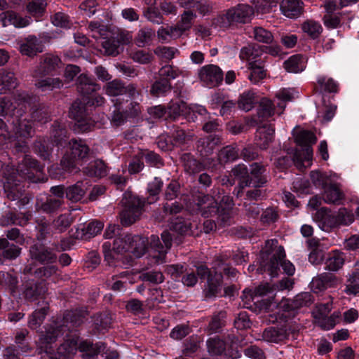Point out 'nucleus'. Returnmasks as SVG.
<instances>
[{"instance_id": "bb28decb", "label": "nucleus", "mask_w": 359, "mask_h": 359, "mask_svg": "<svg viewBox=\"0 0 359 359\" xmlns=\"http://www.w3.org/2000/svg\"><path fill=\"white\" fill-rule=\"evenodd\" d=\"M313 302V296L309 292H302L296 295L293 299L283 303V306L287 310H297L304 306H309Z\"/></svg>"}, {"instance_id": "aec40b11", "label": "nucleus", "mask_w": 359, "mask_h": 359, "mask_svg": "<svg viewBox=\"0 0 359 359\" xmlns=\"http://www.w3.org/2000/svg\"><path fill=\"white\" fill-rule=\"evenodd\" d=\"M43 46L41 41L34 36H29L20 43V51L22 55L33 57L43 51Z\"/></svg>"}, {"instance_id": "f3484780", "label": "nucleus", "mask_w": 359, "mask_h": 359, "mask_svg": "<svg viewBox=\"0 0 359 359\" xmlns=\"http://www.w3.org/2000/svg\"><path fill=\"white\" fill-rule=\"evenodd\" d=\"M29 255L32 259L42 264H53L57 260V255L52 249L42 244H34L29 248Z\"/></svg>"}, {"instance_id": "20e7f679", "label": "nucleus", "mask_w": 359, "mask_h": 359, "mask_svg": "<svg viewBox=\"0 0 359 359\" xmlns=\"http://www.w3.org/2000/svg\"><path fill=\"white\" fill-rule=\"evenodd\" d=\"M254 14L252 6L247 4H239L218 15L212 20V24L219 28L229 29L250 22Z\"/></svg>"}, {"instance_id": "c756f323", "label": "nucleus", "mask_w": 359, "mask_h": 359, "mask_svg": "<svg viewBox=\"0 0 359 359\" xmlns=\"http://www.w3.org/2000/svg\"><path fill=\"white\" fill-rule=\"evenodd\" d=\"M266 168L264 165L253 163L250 165V171L249 172L250 177L252 179V184L253 187H262L267 182L266 177L264 173Z\"/></svg>"}, {"instance_id": "ea45409f", "label": "nucleus", "mask_w": 359, "mask_h": 359, "mask_svg": "<svg viewBox=\"0 0 359 359\" xmlns=\"http://www.w3.org/2000/svg\"><path fill=\"white\" fill-rule=\"evenodd\" d=\"M180 161L184 171L190 175L200 172L203 168L202 164L189 153L182 154Z\"/></svg>"}, {"instance_id": "2f4dec72", "label": "nucleus", "mask_w": 359, "mask_h": 359, "mask_svg": "<svg viewBox=\"0 0 359 359\" xmlns=\"http://www.w3.org/2000/svg\"><path fill=\"white\" fill-rule=\"evenodd\" d=\"M0 19L4 26L10 25H14L15 27H24L29 25V20L23 18L16 13L8 11L0 14Z\"/></svg>"}, {"instance_id": "f8f14e48", "label": "nucleus", "mask_w": 359, "mask_h": 359, "mask_svg": "<svg viewBox=\"0 0 359 359\" xmlns=\"http://www.w3.org/2000/svg\"><path fill=\"white\" fill-rule=\"evenodd\" d=\"M15 103L11 102L10 99L6 97H0V115H15L16 109V104L22 106L20 110L26 108L27 104L29 105L32 102V97L27 93L22 92L18 93L15 97Z\"/></svg>"}, {"instance_id": "b1692460", "label": "nucleus", "mask_w": 359, "mask_h": 359, "mask_svg": "<svg viewBox=\"0 0 359 359\" xmlns=\"http://www.w3.org/2000/svg\"><path fill=\"white\" fill-rule=\"evenodd\" d=\"M218 143V137L212 136L203 137L197 141L196 150L201 157L206 158L213 154Z\"/></svg>"}, {"instance_id": "f257e3e1", "label": "nucleus", "mask_w": 359, "mask_h": 359, "mask_svg": "<svg viewBox=\"0 0 359 359\" xmlns=\"http://www.w3.org/2000/svg\"><path fill=\"white\" fill-rule=\"evenodd\" d=\"M43 167L30 155H25L16 168L7 165L4 171V189L7 197L15 201L20 197L21 179L33 182L41 181Z\"/></svg>"}, {"instance_id": "39448f33", "label": "nucleus", "mask_w": 359, "mask_h": 359, "mask_svg": "<svg viewBox=\"0 0 359 359\" xmlns=\"http://www.w3.org/2000/svg\"><path fill=\"white\" fill-rule=\"evenodd\" d=\"M122 209L119 212L121 224L129 226L140 219L144 206V201L139 196L126 192L121 201Z\"/></svg>"}, {"instance_id": "ddd939ff", "label": "nucleus", "mask_w": 359, "mask_h": 359, "mask_svg": "<svg viewBox=\"0 0 359 359\" xmlns=\"http://www.w3.org/2000/svg\"><path fill=\"white\" fill-rule=\"evenodd\" d=\"M196 209L205 217L215 216L219 212V205L217 200L209 194H201L194 199Z\"/></svg>"}, {"instance_id": "a18cd8bd", "label": "nucleus", "mask_w": 359, "mask_h": 359, "mask_svg": "<svg viewBox=\"0 0 359 359\" xmlns=\"http://www.w3.org/2000/svg\"><path fill=\"white\" fill-rule=\"evenodd\" d=\"M323 189V198L327 203H337L343 198V194L337 184H326Z\"/></svg>"}, {"instance_id": "7c9ffc66", "label": "nucleus", "mask_w": 359, "mask_h": 359, "mask_svg": "<svg viewBox=\"0 0 359 359\" xmlns=\"http://www.w3.org/2000/svg\"><path fill=\"white\" fill-rule=\"evenodd\" d=\"M302 3L299 0H283L280 3V11L288 18H297L302 12Z\"/></svg>"}, {"instance_id": "58836bf2", "label": "nucleus", "mask_w": 359, "mask_h": 359, "mask_svg": "<svg viewBox=\"0 0 359 359\" xmlns=\"http://www.w3.org/2000/svg\"><path fill=\"white\" fill-rule=\"evenodd\" d=\"M226 313L224 311L214 313L207 327L210 334L219 332L226 325Z\"/></svg>"}, {"instance_id": "338daca9", "label": "nucleus", "mask_w": 359, "mask_h": 359, "mask_svg": "<svg viewBox=\"0 0 359 359\" xmlns=\"http://www.w3.org/2000/svg\"><path fill=\"white\" fill-rule=\"evenodd\" d=\"M102 46L108 55L116 56L122 50L119 43L112 36L102 41Z\"/></svg>"}, {"instance_id": "4468645a", "label": "nucleus", "mask_w": 359, "mask_h": 359, "mask_svg": "<svg viewBox=\"0 0 359 359\" xmlns=\"http://www.w3.org/2000/svg\"><path fill=\"white\" fill-rule=\"evenodd\" d=\"M198 77L205 85L212 88L220 84L223 80V72L217 65H208L198 71Z\"/></svg>"}, {"instance_id": "69168bd1", "label": "nucleus", "mask_w": 359, "mask_h": 359, "mask_svg": "<svg viewBox=\"0 0 359 359\" xmlns=\"http://www.w3.org/2000/svg\"><path fill=\"white\" fill-rule=\"evenodd\" d=\"M105 92L110 96H118L126 94L125 86L122 81L114 79L107 83Z\"/></svg>"}, {"instance_id": "680f3d73", "label": "nucleus", "mask_w": 359, "mask_h": 359, "mask_svg": "<svg viewBox=\"0 0 359 359\" xmlns=\"http://www.w3.org/2000/svg\"><path fill=\"white\" fill-rule=\"evenodd\" d=\"M275 107L272 102L266 97L260 100L258 108V116L263 118H267L274 114Z\"/></svg>"}, {"instance_id": "f704fd0d", "label": "nucleus", "mask_w": 359, "mask_h": 359, "mask_svg": "<svg viewBox=\"0 0 359 359\" xmlns=\"http://www.w3.org/2000/svg\"><path fill=\"white\" fill-rule=\"evenodd\" d=\"M222 275L221 272L216 271L213 277H209L207 287L205 290V298L215 297L221 290Z\"/></svg>"}, {"instance_id": "3c124183", "label": "nucleus", "mask_w": 359, "mask_h": 359, "mask_svg": "<svg viewBox=\"0 0 359 359\" xmlns=\"http://www.w3.org/2000/svg\"><path fill=\"white\" fill-rule=\"evenodd\" d=\"M238 149L236 146L228 145L223 147L218 153V161L222 163L233 161L238 158Z\"/></svg>"}, {"instance_id": "2eb2a0df", "label": "nucleus", "mask_w": 359, "mask_h": 359, "mask_svg": "<svg viewBox=\"0 0 359 359\" xmlns=\"http://www.w3.org/2000/svg\"><path fill=\"white\" fill-rule=\"evenodd\" d=\"M295 332L291 326L285 325L280 327H271L266 329L262 334V339L269 343H280L288 339L291 336L294 338Z\"/></svg>"}, {"instance_id": "72a5a7b5", "label": "nucleus", "mask_w": 359, "mask_h": 359, "mask_svg": "<svg viewBox=\"0 0 359 359\" xmlns=\"http://www.w3.org/2000/svg\"><path fill=\"white\" fill-rule=\"evenodd\" d=\"M36 78L34 85L36 88L42 92L53 91L55 89H60L63 86V82L60 78Z\"/></svg>"}, {"instance_id": "423d86ee", "label": "nucleus", "mask_w": 359, "mask_h": 359, "mask_svg": "<svg viewBox=\"0 0 359 359\" xmlns=\"http://www.w3.org/2000/svg\"><path fill=\"white\" fill-rule=\"evenodd\" d=\"M295 142L303 148L295 150L292 161L299 170H303L306 168L305 162L310 164L313 155L311 145L316 143V137L311 131L302 130L295 137Z\"/></svg>"}, {"instance_id": "cd10ccee", "label": "nucleus", "mask_w": 359, "mask_h": 359, "mask_svg": "<svg viewBox=\"0 0 359 359\" xmlns=\"http://www.w3.org/2000/svg\"><path fill=\"white\" fill-rule=\"evenodd\" d=\"M294 283L292 279L289 278H283L276 285H271L269 283L261 285L256 289V294L258 295H265L272 292L274 290L280 291L284 290H290L292 287Z\"/></svg>"}, {"instance_id": "603ef678", "label": "nucleus", "mask_w": 359, "mask_h": 359, "mask_svg": "<svg viewBox=\"0 0 359 359\" xmlns=\"http://www.w3.org/2000/svg\"><path fill=\"white\" fill-rule=\"evenodd\" d=\"M73 217L69 213L61 214L53 219V228L57 233L65 232L73 223Z\"/></svg>"}, {"instance_id": "0eeeda50", "label": "nucleus", "mask_w": 359, "mask_h": 359, "mask_svg": "<svg viewBox=\"0 0 359 359\" xmlns=\"http://www.w3.org/2000/svg\"><path fill=\"white\" fill-rule=\"evenodd\" d=\"M70 152H66L60 161L62 169L72 172L76 169V162L88 158L90 148L82 140L72 139L69 142Z\"/></svg>"}, {"instance_id": "7ed1b4c3", "label": "nucleus", "mask_w": 359, "mask_h": 359, "mask_svg": "<svg viewBox=\"0 0 359 359\" xmlns=\"http://www.w3.org/2000/svg\"><path fill=\"white\" fill-rule=\"evenodd\" d=\"M285 257L284 248L278 245L276 239L266 241L265 247L260 254V267L257 271L259 273L267 271L271 277H275L278 275L280 264L285 273L292 276L295 268L290 262L283 260Z\"/></svg>"}, {"instance_id": "864d4df0", "label": "nucleus", "mask_w": 359, "mask_h": 359, "mask_svg": "<svg viewBox=\"0 0 359 359\" xmlns=\"http://www.w3.org/2000/svg\"><path fill=\"white\" fill-rule=\"evenodd\" d=\"M284 67L290 73H298L304 70L305 66L303 62V57L300 55L291 56L284 62Z\"/></svg>"}, {"instance_id": "09e8293b", "label": "nucleus", "mask_w": 359, "mask_h": 359, "mask_svg": "<svg viewBox=\"0 0 359 359\" xmlns=\"http://www.w3.org/2000/svg\"><path fill=\"white\" fill-rule=\"evenodd\" d=\"M0 250H3L2 255L8 259H14L17 258L21 251V248L17 245L10 243L7 238H0Z\"/></svg>"}, {"instance_id": "4d7b16f0", "label": "nucleus", "mask_w": 359, "mask_h": 359, "mask_svg": "<svg viewBox=\"0 0 359 359\" xmlns=\"http://www.w3.org/2000/svg\"><path fill=\"white\" fill-rule=\"evenodd\" d=\"M18 85V79L13 72L2 71L0 73V86H2V90H11L15 88Z\"/></svg>"}, {"instance_id": "5701e85b", "label": "nucleus", "mask_w": 359, "mask_h": 359, "mask_svg": "<svg viewBox=\"0 0 359 359\" xmlns=\"http://www.w3.org/2000/svg\"><path fill=\"white\" fill-rule=\"evenodd\" d=\"M53 144L50 142L46 137H39L34 142L33 151L41 158L44 161H49L52 156Z\"/></svg>"}, {"instance_id": "a211bd4d", "label": "nucleus", "mask_w": 359, "mask_h": 359, "mask_svg": "<svg viewBox=\"0 0 359 359\" xmlns=\"http://www.w3.org/2000/svg\"><path fill=\"white\" fill-rule=\"evenodd\" d=\"M103 227V224L98 221H92L86 225L81 224L76 229L75 237L81 240L90 239L100 233Z\"/></svg>"}, {"instance_id": "9b49d317", "label": "nucleus", "mask_w": 359, "mask_h": 359, "mask_svg": "<svg viewBox=\"0 0 359 359\" xmlns=\"http://www.w3.org/2000/svg\"><path fill=\"white\" fill-rule=\"evenodd\" d=\"M62 326L50 325L44 333H41L38 341L39 353H46L51 355L54 353L53 344L62 334Z\"/></svg>"}, {"instance_id": "49530a36", "label": "nucleus", "mask_w": 359, "mask_h": 359, "mask_svg": "<svg viewBox=\"0 0 359 359\" xmlns=\"http://www.w3.org/2000/svg\"><path fill=\"white\" fill-rule=\"evenodd\" d=\"M131 239L132 235L126 233L119 235L113 241V250L117 255L129 252L131 250Z\"/></svg>"}, {"instance_id": "473e14b6", "label": "nucleus", "mask_w": 359, "mask_h": 359, "mask_svg": "<svg viewBox=\"0 0 359 359\" xmlns=\"http://www.w3.org/2000/svg\"><path fill=\"white\" fill-rule=\"evenodd\" d=\"M48 303L42 302L41 307L36 309L29 316L28 326L32 329H37L43 323L48 311Z\"/></svg>"}, {"instance_id": "1a4fd4ad", "label": "nucleus", "mask_w": 359, "mask_h": 359, "mask_svg": "<svg viewBox=\"0 0 359 359\" xmlns=\"http://www.w3.org/2000/svg\"><path fill=\"white\" fill-rule=\"evenodd\" d=\"M60 58L51 53H46L41 56L39 65L32 72V76L35 79L52 74L61 68Z\"/></svg>"}, {"instance_id": "c85d7f7f", "label": "nucleus", "mask_w": 359, "mask_h": 359, "mask_svg": "<svg viewBox=\"0 0 359 359\" xmlns=\"http://www.w3.org/2000/svg\"><path fill=\"white\" fill-rule=\"evenodd\" d=\"M76 84L78 92L83 95H89L100 88V86L93 79L83 74L77 78Z\"/></svg>"}, {"instance_id": "5fc2aeb1", "label": "nucleus", "mask_w": 359, "mask_h": 359, "mask_svg": "<svg viewBox=\"0 0 359 359\" xmlns=\"http://www.w3.org/2000/svg\"><path fill=\"white\" fill-rule=\"evenodd\" d=\"M172 89L170 81L166 79H161L156 81L151 86L150 93L152 95L160 97L165 95L167 93L170 92Z\"/></svg>"}, {"instance_id": "37998d69", "label": "nucleus", "mask_w": 359, "mask_h": 359, "mask_svg": "<svg viewBox=\"0 0 359 359\" xmlns=\"http://www.w3.org/2000/svg\"><path fill=\"white\" fill-rule=\"evenodd\" d=\"M112 317L110 313L105 311L97 313L93 316L94 328L98 332H103L111 327Z\"/></svg>"}, {"instance_id": "c03bdc74", "label": "nucleus", "mask_w": 359, "mask_h": 359, "mask_svg": "<svg viewBox=\"0 0 359 359\" xmlns=\"http://www.w3.org/2000/svg\"><path fill=\"white\" fill-rule=\"evenodd\" d=\"M102 350H104L103 345L101 344H93L90 341H80L79 344V351L83 353V357L88 358L97 355Z\"/></svg>"}, {"instance_id": "6ab92c4d", "label": "nucleus", "mask_w": 359, "mask_h": 359, "mask_svg": "<svg viewBox=\"0 0 359 359\" xmlns=\"http://www.w3.org/2000/svg\"><path fill=\"white\" fill-rule=\"evenodd\" d=\"M47 291L46 284L41 282L28 281L24 285L23 296L28 301H35Z\"/></svg>"}, {"instance_id": "9d476101", "label": "nucleus", "mask_w": 359, "mask_h": 359, "mask_svg": "<svg viewBox=\"0 0 359 359\" xmlns=\"http://www.w3.org/2000/svg\"><path fill=\"white\" fill-rule=\"evenodd\" d=\"M69 116L76 121L74 126V130H78V132H87L90 130L93 126L88 118L86 107L81 102L75 101L72 104L69 109Z\"/></svg>"}, {"instance_id": "6e6d98bb", "label": "nucleus", "mask_w": 359, "mask_h": 359, "mask_svg": "<svg viewBox=\"0 0 359 359\" xmlns=\"http://www.w3.org/2000/svg\"><path fill=\"white\" fill-rule=\"evenodd\" d=\"M249 65L251 73L248 78L251 82L257 83L266 76V70L264 69V66L262 65V62H259L258 60L251 61Z\"/></svg>"}, {"instance_id": "412c9836", "label": "nucleus", "mask_w": 359, "mask_h": 359, "mask_svg": "<svg viewBox=\"0 0 359 359\" xmlns=\"http://www.w3.org/2000/svg\"><path fill=\"white\" fill-rule=\"evenodd\" d=\"M274 128L269 125L259 126L255 133V141L256 145L262 150L268 148L273 140Z\"/></svg>"}, {"instance_id": "c9c22d12", "label": "nucleus", "mask_w": 359, "mask_h": 359, "mask_svg": "<svg viewBox=\"0 0 359 359\" xmlns=\"http://www.w3.org/2000/svg\"><path fill=\"white\" fill-rule=\"evenodd\" d=\"M83 172L89 177H102L107 174V167L104 161L97 159L83 168Z\"/></svg>"}, {"instance_id": "de8ad7c7", "label": "nucleus", "mask_w": 359, "mask_h": 359, "mask_svg": "<svg viewBox=\"0 0 359 359\" xmlns=\"http://www.w3.org/2000/svg\"><path fill=\"white\" fill-rule=\"evenodd\" d=\"M131 252L135 257H140L146 252L148 241L146 238L140 236H132Z\"/></svg>"}, {"instance_id": "79ce46f5", "label": "nucleus", "mask_w": 359, "mask_h": 359, "mask_svg": "<svg viewBox=\"0 0 359 359\" xmlns=\"http://www.w3.org/2000/svg\"><path fill=\"white\" fill-rule=\"evenodd\" d=\"M344 264V257L343 253L338 250H334L328 255L325 264V269L330 271H337Z\"/></svg>"}, {"instance_id": "13d9d810", "label": "nucleus", "mask_w": 359, "mask_h": 359, "mask_svg": "<svg viewBox=\"0 0 359 359\" xmlns=\"http://www.w3.org/2000/svg\"><path fill=\"white\" fill-rule=\"evenodd\" d=\"M208 352L212 355H221L226 351L225 342L218 337H214L207 341Z\"/></svg>"}, {"instance_id": "4be33fe9", "label": "nucleus", "mask_w": 359, "mask_h": 359, "mask_svg": "<svg viewBox=\"0 0 359 359\" xmlns=\"http://www.w3.org/2000/svg\"><path fill=\"white\" fill-rule=\"evenodd\" d=\"M311 283L316 290L322 291L336 287L339 283V279L334 273L324 272L314 277Z\"/></svg>"}, {"instance_id": "dca6fc26", "label": "nucleus", "mask_w": 359, "mask_h": 359, "mask_svg": "<svg viewBox=\"0 0 359 359\" xmlns=\"http://www.w3.org/2000/svg\"><path fill=\"white\" fill-rule=\"evenodd\" d=\"M12 135L10 138L31 139L35 134L32 121L22 117H17L12 122Z\"/></svg>"}, {"instance_id": "8fccbe9b", "label": "nucleus", "mask_w": 359, "mask_h": 359, "mask_svg": "<svg viewBox=\"0 0 359 359\" xmlns=\"http://www.w3.org/2000/svg\"><path fill=\"white\" fill-rule=\"evenodd\" d=\"M79 338L68 339L58 347L57 353L65 357H70L79 351Z\"/></svg>"}, {"instance_id": "0e129e2a", "label": "nucleus", "mask_w": 359, "mask_h": 359, "mask_svg": "<svg viewBox=\"0 0 359 359\" xmlns=\"http://www.w3.org/2000/svg\"><path fill=\"white\" fill-rule=\"evenodd\" d=\"M255 103V94L252 91L243 93L238 101V107L245 111H250Z\"/></svg>"}, {"instance_id": "f03ea898", "label": "nucleus", "mask_w": 359, "mask_h": 359, "mask_svg": "<svg viewBox=\"0 0 359 359\" xmlns=\"http://www.w3.org/2000/svg\"><path fill=\"white\" fill-rule=\"evenodd\" d=\"M170 230L178 234L174 238V234L168 231H164L161 233V239L163 245H162L159 238L152 235L151 236L150 245L154 252L153 258L156 264H161L165 262L166 254L172 246V242L174 241L177 245L182 243V236L189 233L191 229V223L177 218L175 222H171Z\"/></svg>"}, {"instance_id": "a878e982", "label": "nucleus", "mask_w": 359, "mask_h": 359, "mask_svg": "<svg viewBox=\"0 0 359 359\" xmlns=\"http://www.w3.org/2000/svg\"><path fill=\"white\" fill-rule=\"evenodd\" d=\"M88 187V185L87 182L78 181L76 184L66 189V198L73 203L78 202L85 196Z\"/></svg>"}, {"instance_id": "e2e57ef3", "label": "nucleus", "mask_w": 359, "mask_h": 359, "mask_svg": "<svg viewBox=\"0 0 359 359\" xmlns=\"http://www.w3.org/2000/svg\"><path fill=\"white\" fill-rule=\"evenodd\" d=\"M317 84L321 91L327 93H337L338 91V83L332 78L320 76L317 79Z\"/></svg>"}, {"instance_id": "a19ab883", "label": "nucleus", "mask_w": 359, "mask_h": 359, "mask_svg": "<svg viewBox=\"0 0 359 359\" xmlns=\"http://www.w3.org/2000/svg\"><path fill=\"white\" fill-rule=\"evenodd\" d=\"M63 201L61 199L48 196L44 202L39 203L37 200L36 209L45 213H53L58 210L62 206Z\"/></svg>"}, {"instance_id": "052dcab7", "label": "nucleus", "mask_w": 359, "mask_h": 359, "mask_svg": "<svg viewBox=\"0 0 359 359\" xmlns=\"http://www.w3.org/2000/svg\"><path fill=\"white\" fill-rule=\"evenodd\" d=\"M86 315L84 310L71 311L65 314L64 320L66 323H72V327H78L83 323Z\"/></svg>"}, {"instance_id": "6e6552de", "label": "nucleus", "mask_w": 359, "mask_h": 359, "mask_svg": "<svg viewBox=\"0 0 359 359\" xmlns=\"http://www.w3.org/2000/svg\"><path fill=\"white\" fill-rule=\"evenodd\" d=\"M319 219L330 226L338 225H349L354 221L353 215L346 208H340L335 215H331V211L327 208H322L317 212Z\"/></svg>"}, {"instance_id": "774afa93", "label": "nucleus", "mask_w": 359, "mask_h": 359, "mask_svg": "<svg viewBox=\"0 0 359 359\" xmlns=\"http://www.w3.org/2000/svg\"><path fill=\"white\" fill-rule=\"evenodd\" d=\"M302 29L313 39L318 38L323 31L320 24L313 20H307L304 22Z\"/></svg>"}, {"instance_id": "e433bc0d", "label": "nucleus", "mask_w": 359, "mask_h": 359, "mask_svg": "<svg viewBox=\"0 0 359 359\" xmlns=\"http://www.w3.org/2000/svg\"><path fill=\"white\" fill-rule=\"evenodd\" d=\"M231 174L240 179L239 189H243L245 187H250L252 184V179L250 177V174L247 166L244 164H238L231 170ZM240 190L238 191L237 196H238Z\"/></svg>"}, {"instance_id": "4c0bfd02", "label": "nucleus", "mask_w": 359, "mask_h": 359, "mask_svg": "<svg viewBox=\"0 0 359 359\" xmlns=\"http://www.w3.org/2000/svg\"><path fill=\"white\" fill-rule=\"evenodd\" d=\"M196 17L191 11H184L181 15V20L175 25V36H182L186 31L189 30L192 25L193 20Z\"/></svg>"}, {"instance_id": "393cba45", "label": "nucleus", "mask_w": 359, "mask_h": 359, "mask_svg": "<svg viewBox=\"0 0 359 359\" xmlns=\"http://www.w3.org/2000/svg\"><path fill=\"white\" fill-rule=\"evenodd\" d=\"M114 105L112 107L111 121L116 126L124 123L128 114V107H124L123 103L121 102L119 98L112 100Z\"/></svg>"}, {"instance_id": "bf43d9fd", "label": "nucleus", "mask_w": 359, "mask_h": 359, "mask_svg": "<svg viewBox=\"0 0 359 359\" xmlns=\"http://www.w3.org/2000/svg\"><path fill=\"white\" fill-rule=\"evenodd\" d=\"M253 38L255 41L262 43L271 44L273 41V34L262 27H254Z\"/></svg>"}]
</instances>
